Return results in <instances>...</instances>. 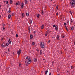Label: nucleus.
<instances>
[{
  "instance_id": "09e8293b",
  "label": "nucleus",
  "mask_w": 75,
  "mask_h": 75,
  "mask_svg": "<svg viewBox=\"0 0 75 75\" xmlns=\"http://www.w3.org/2000/svg\"><path fill=\"white\" fill-rule=\"evenodd\" d=\"M28 56H27V57L25 59H28Z\"/></svg>"
},
{
  "instance_id": "a18cd8bd",
  "label": "nucleus",
  "mask_w": 75,
  "mask_h": 75,
  "mask_svg": "<svg viewBox=\"0 0 75 75\" xmlns=\"http://www.w3.org/2000/svg\"><path fill=\"white\" fill-rule=\"evenodd\" d=\"M12 16H14V13H13L12 14Z\"/></svg>"
},
{
  "instance_id": "ea45409f",
  "label": "nucleus",
  "mask_w": 75,
  "mask_h": 75,
  "mask_svg": "<svg viewBox=\"0 0 75 75\" xmlns=\"http://www.w3.org/2000/svg\"><path fill=\"white\" fill-rule=\"evenodd\" d=\"M45 37H47V34H45Z\"/></svg>"
},
{
  "instance_id": "9d476101",
  "label": "nucleus",
  "mask_w": 75,
  "mask_h": 75,
  "mask_svg": "<svg viewBox=\"0 0 75 75\" xmlns=\"http://www.w3.org/2000/svg\"><path fill=\"white\" fill-rule=\"evenodd\" d=\"M22 17L23 18H24V13H23L22 14Z\"/></svg>"
},
{
  "instance_id": "69168bd1",
  "label": "nucleus",
  "mask_w": 75,
  "mask_h": 75,
  "mask_svg": "<svg viewBox=\"0 0 75 75\" xmlns=\"http://www.w3.org/2000/svg\"><path fill=\"white\" fill-rule=\"evenodd\" d=\"M30 1H31V0H29Z\"/></svg>"
},
{
  "instance_id": "7c9ffc66",
  "label": "nucleus",
  "mask_w": 75,
  "mask_h": 75,
  "mask_svg": "<svg viewBox=\"0 0 75 75\" xmlns=\"http://www.w3.org/2000/svg\"><path fill=\"white\" fill-rule=\"evenodd\" d=\"M26 16L28 17V16H29V14H28V13H26Z\"/></svg>"
},
{
  "instance_id": "58836bf2",
  "label": "nucleus",
  "mask_w": 75,
  "mask_h": 75,
  "mask_svg": "<svg viewBox=\"0 0 75 75\" xmlns=\"http://www.w3.org/2000/svg\"><path fill=\"white\" fill-rule=\"evenodd\" d=\"M71 69H73V68H74V67H73V66H72L71 67Z\"/></svg>"
},
{
  "instance_id": "864d4df0",
  "label": "nucleus",
  "mask_w": 75,
  "mask_h": 75,
  "mask_svg": "<svg viewBox=\"0 0 75 75\" xmlns=\"http://www.w3.org/2000/svg\"><path fill=\"white\" fill-rule=\"evenodd\" d=\"M18 5H20V2H18Z\"/></svg>"
},
{
  "instance_id": "5fc2aeb1",
  "label": "nucleus",
  "mask_w": 75,
  "mask_h": 75,
  "mask_svg": "<svg viewBox=\"0 0 75 75\" xmlns=\"http://www.w3.org/2000/svg\"><path fill=\"white\" fill-rule=\"evenodd\" d=\"M5 53L6 54H7V52H5Z\"/></svg>"
},
{
  "instance_id": "393cba45",
  "label": "nucleus",
  "mask_w": 75,
  "mask_h": 75,
  "mask_svg": "<svg viewBox=\"0 0 75 75\" xmlns=\"http://www.w3.org/2000/svg\"><path fill=\"white\" fill-rule=\"evenodd\" d=\"M29 21L30 22V24H32V20H31L30 19L29 20Z\"/></svg>"
},
{
  "instance_id": "c756f323",
  "label": "nucleus",
  "mask_w": 75,
  "mask_h": 75,
  "mask_svg": "<svg viewBox=\"0 0 75 75\" xmlns=\"http://www.w3.org/2000/svg\"><path fill=\"white\" fill-rule=\"evenodd\" d=\"M12 3H13V0H10V4H12Z\"/></svg>"
},
{
  "instance_id": "e2e57ef3",
  "label": "nucleus",
  "mask_w": 75,
  "mask_h": 75,
  "mask_svg": "<svg viewBox=\"0 0 75 75\" xmlns=\"http://www.w3.org/2000/svg\"><path fill=\"white\" fill-rule=\"evenodd\" d=\"M4 3H6V2L5 1H4Z\"/></svg>"
},
{
  "instance_id": "4468645a",
  "label": "nucleus",
  "mask_w": 75,
  "mask_h": 75,
  "mask_svg": "<svg viewBox=\"0 0 75 75\" xmlns=\"http://www.w3.org/2000/svg\"><path fill=\"white\" fill-rule=\"evenodd\" d=\"M48 70L47 69L45 71V75H47V73H48Z\"/></svg>"
},
{
  "instance_id": "2eb2a0df",
  "label": "nucleus",
  "mask_w": 75,
  "mask_h": 75,
  "mask_svg": "<svg viewBox=\"0 0 75 75\" xmlns=\"http://www.w3.org/2000/svg\"><path fill=\"white\" fill-rule=\"evenodd\" d=\"M44 25H42L41 27V28L42 29H43V28H44Z\"/></svg>"
},
{
  "instance_id": "37998d69",
  "label": "nucleus",
  "mask_w": 75,
  "mask_h": 75,
  "mask_svg": "<svg viewBox=\"0 0 75 75\" xmlns=\"http://www.w3.org/2000/svg\"><path fill=\"white\" fill-rule=\"evenodd\" d=\"M66 23H64V25H65V26L66 25Z\"/></svg>"
},
{
  "instance_id": "e433bc0d",
  "label": "nucleus",
  "mask_w": 75,
  "mask_h": 75,
  "mask_svg": "<svg viewBox=\"0 0 75 75\" xmlns=\"http://www.w3.org/2000/svg\"><path fill=\"white\" fill-rule=\"evenodd\" d=\"M16 37H18V35L17 34H16Z\"/></svg>"
},
{
  "instance_id": "6e6552de",
  "label": "nucleus",
  "mask_w": 75,
  "mask_h": 75,
  "mask_svg": "<svg viewBox=\"0 0 75 75\" xmlns=\"http://www.w3.org/2000/svg\"><path fill=\"white\" fill-rule=\"evenodd\" d=\"M58 25H55V29L56 30V31H58Z\"/></svg>"
},
{
  "instance_id": "49530a36",
  "label": "nucleus",
  "mask_w": 75,
  "mask_h": 75,
  "mask_svg": "<svg viewBox=\"0 0 75 75\" xmlns=\"http://www.w3.org/2000/svg\"><path fill=\"white\" fill-rule=\"evenodd\" d=\"M3 38H1V40L2 41V40H3Z\"/></svg>"
},
{
  "instance_id": "c9c22d12",
  "label": "nucleus",
  "mask_w": 75,
  "mask_h": 75,
  "mask_svg": "<svg viewBox=\"0 0 75 75\" xmlns=\"http://www.w3.org/2000/svg\"><path fill=\"white\" fill-rule=\"evenodd\" d=\"M18 3L17 2H16V4H15V5L16 6H17V5H18Z\"/></svg>"
},
{
  "instance_id": "6e6d98bb",
  "label": "nucleus",
  "mask_w": 75,
  "mask_h": 75,
  "mask_svg": "<svg viewBox=\"0 0 75 75\" xmlns=\"http://www.w3.org/2000/svg\"><path fill=\"white\" fill-rule=\"evenodd\" d=\"M38 49H36V51H37V52H38Z\"/></svg>"
},
{
  "instance_id": "4be33fe9",
  "label": "nucleus",
  "mask_w": 75,
  "mask_h": 75,
  "mask_svg": "<svg viewBox=\"0 0 75 75\" xmlns=\"http://www.w3.org/2000/svg\"><path fill=\"white\" fill-rule=\"evenodd\" d=\"M25 4H27V3H28V1H27V0H25Z\"/></svg>"
},
{
  "instance_id": "de8ad7c7",
  "label": "nucleus",
  "mask_w": 75,
  "mask_h": 75,
  "mask_svg": "<svg viewBox=\"0 0 75 75\" xmlns=\"http://www.w3.org/2000/svg\"><path fill=\"white\" fill-rule=\"evenodd\" d=\"M33 33H34V34H35V33H36V31H34V32H33Z\"/></svg>"
},
{
  "instance_id": "0e129e2a",
  "label": "nucleus",
  "mask_w": 75,
  "mask_h": 75,
  "mask_svg": "<svg viewBox=\"0 0 75 75\" xmlns=\"http://www.w3.org/2000/svg\"><path fill=\"white\" fill-rule=\"evenodd\" d=\"M1 15H0V18H1Z\"/></svg>"
},
{
  "instance_id": "c03bdc74",
  "label": "nucleus",
  "mask_w": 75,
  "mask_h": 75,
  "mask_svg": "<svg viewBox=\"0 0 75 75\" xmlns=\"http://www.w3.org/2000/svg\"><path fill=\"white\" fill-rule=\"evenodd\" d=\"M6 4H8V1H6Z\"/></svg>"
},
{
  "instance_id": "3c124183",
  "label": "nucleus",
  "mask_w": 75,
  "mask_h": 75,
  "mask_svg": "<svg viewBox=\"0 0 75 75\" xmlns=\"http://www.w3.org/2000/svg\"><path fill=\"white\" fill-rule=\"evenodd\" d=\"M10 40H11V39L9 38V40L8 41V42H10Z\"/></svg>"
},
{
  "instance_id": "9b49d317",
  "label": "nucleus",
  "mask_w": 75,
  "mask_h": 75,
  "mask_svg": "<svg viewBox=\"0 0 75 75\" xmlns=\"http://www.w3.org/2000/svg\"><path fill=\"white\" fill-rule=\"evenodd\" d=\"M8 45H9V43H7L5 45V47H8Z\"/></svg>"
},
{
  "instance_id": "0eeeda50",
  "label": "nucleus",
  "mask_w": 75,
  "mask_h": 75,
  "mask_svg": "<svg viewBox=\"0 0 75 75\" xmlns=\"http://www.w3.org/2000/svg\"><path fill=\"white\" fill-rule=\"evenodd\" d=\"M30 40L32 39V38H34V37L33 36V35H32V34H30Z\"/></svg>"
},
{
  "instance_id": "b1692460",
  "label": "nucleus",
  "mask_w": 75,
  "mask_h": 75,
  "mask_svg": "<svg viewBox=\"0 0 75 75\" xmlns=\"http://www.w3.org/2000/svg\"><path fill=\"white\" fill-rule=\"evenodd\" d=\"M19 66L20 67H21V63H19Z\"/></svg>"
},
{
  "instance_id": "7ed1b4c3",
  "label": "nucleus",
  "mask_w": 75,
  "mask_h": 75,
  "mask_svg": "<svg viewBox=\"0 0 75 75\" xmlns=\"http://www.w3.org/2000/svg\"><path fill=\"white\" fill-rule=\"evenodd\" d=\"M40 47L41 48H45L44 47V42H42L41 44H40Z\"/></svg>"
},
{
  "instance_id": "f257e3e1",
  "label": "nucleus",
  "mask_w": 75,
  "mask_h": 75,
  "mask_svg": "<svg viewBox=\"0 0 75 75\" xmlns=\"http://www.w3.org/2000/svg\"><path fill=\"white\" fill-rule=\"evenodd\" d=\"M70 4L71 7H74L75 4V0H70Z\"/></svg>"
},
{
  "instance_id": "f03ea898",
  "label": "nucleus",
  "mask_w": 75,
  "mask_h": 75,
  "mask_svg": "<svg viewBox=\"0 0 75 75\" xmlns=\"http://www.w3.org/2000/svg\"><path fill=\"white\" fill-rule=\"evenodd\" d=\"M31 60L30 59V57L28 58L27 60V63H26V66H28V64H30L31 63Z\"/></svg>"
},
{
  "instance_id": "c85d7f7f",
  "label": "nucleus",
  "mask_w": 75,
  "mask_h": 75,
  "mask_svg": "<svg viewBox=\"0 0 75 75\" xmlns=\"http://www.w3.org/2000/svg\"><path fill=\"white\" fill-rule=\"evenodd\" d=\"M47 33V34H49V33H50V31L49 30H48L46 31V34Z\"/></svg>"
},
{
  "instance_id": "cd10ccee",
  "label": "nucleus",
  "mask_w": 75,
  "mask_h": 75,
  "mask_svg": "<svg viewBox=\"0 0 75 75\" xmlns=\"http://www.w3.org/2000/svg\"><path fill=\"white\" fill-rule=\"evenodd\" d=\"M65 28H66V30L67 31H68V28H67V26H65Z\"/></svg>"
},
{
  "instance_id": "f3484780",
  "label": "nucleus",
  "mask_w": 75,
  "mask_h": 75,
  "mask_svg": "<svg viewBox=\"0 0 75 75\" xmlns=\"http://www.w3.org/2000/svg\"><path fill=\"white\" fill-rule=\"evenodd\" d=\"M44 11H43V10H42L41 11V13L42 14V15H44Z\"/></svg>"
},
{
  "instance_id": "5701e85b",
  "label": "nucleus",
  "mask_w": 75,
  "mask_h": 75,
  "mask_svg": "<svg viewBox=\"0 0 75 75\" xmlns=\"http://www.w3.org/2000/svg\"><path fill=\"white\" fill-rule=\"evenodd\" d=\"M32 45H34V44H35V43L34 42H32Z\"/></svg>"
},
{
  "instance_id": "6ab92c4d",
  "label": "nucleus",
  "mask_w": 75,
  "mask_h": 75,
  "mask_svg": "<svg viewBox=\"0 0 75 75\" xmlns=\"http://www.w3.org/2000/svg\"><path fill=\"white\" fill-rule=\"evenodd\" d=\"M74 26H72L71 28V31H73V30H74Z\"/></svg>"
},
{
  "instance_id": "774afa93",
  "label": "nucleus",
  "mask_w": 75,
  "mask_h": 75,
  "mask_svg": "<svg viewBox=\"0 0 75 75\" xmlns=\"http://www.w3.org/2000/svg\"><path fill=\"white\" fill-rule=\"evenodd\" d=\"M43 60H45V59H43Z\"/></svg>"
},
{
  "instance_id": "603ef678",
  "label": "nucleus",
  "mask_w": 75,
  "mask_h": 75,
  "mask_svg": "<svg viewBox=\"0 0 75 75\" xmlns=\"http://www.w3.org/2000/svg\"><path fill=\"white\" fill-rule=\"evenodd\" d=\"M49 75H51V73L50 72L49 73Z\"/></svg>"
},
{
  "instance_id": "473e14b6",
  "label": "nucleus",
  "mask_w": 75,
  "mask_h": 75,
  "mask_svg": "<svg viewBox=\"0 0 75 75\" xmlns=\"http://www.w3.org/2000/svg\"><path fill=\"white\" fill-rule=\"evenodd\" d=\"M69 13H70V14H71V15H72V14L73 13H72V11H70L69 12Z\"/></svg>"
},
{
  "instance_id": "aec40b11",
  "label": "nucleus",
  "mask_w": 75,
  "mask_h": 75,
  "mask_svg": "<svg viewBox=\"0 0 75 75\" xmlns=\"http://www.w3.org/2000/svg\"><path fill=\"white\" fill-rule=\"evenodd\" d=\"M56 38H57V40H59V35H57L56 37Z\"/></svg>"
},
{
  "instance_id": "f704fd0d",
  "label": "nucleus",
  "mask_w": 75,
  "mask_h": 75,
  "mask_svg": "<svg viewBox=\"0 0 75 75\" xmlns=\"http://www.w3.org/2000/svg\"><path fill=\"white\" fill-rule=\"evenodd\" d=\"M72 22H73V21L72 20V19H71V23H72Z\"/></svg>"
},
{
  "instance_id": "a211bd4d",
  "label": "nucleus",
  "mask_w": 75,
  "mask_h": 75,
  "mask_svg": "<svg viewBox=\"0 0 75 75\" xmlns=\"http://www.w3.org/2000/svg\"><path fill=\"white\" fill-rule=\"evenodd\" d=\"M56 11H57V10H58V5H57L56 6Z\"/></svg>"
},
{
  "instance_id": "72a5a7b5",
  "label": "nucleus",
  "mask_w": 75,
  "mask_h": 75,
  "mask_svg": "<svg viewBox=\"0 0 75 75\" xmlns=\"http://www.w3.org/2000/svg\"><path fill=\"white\" fill-rule=\"evenodd\" d=\"M37 17H38V18H39V17H40V14H38Z\"/></svg>"
},
{
  "instance_id": "412c9836",
  "label": "nucleus",
  "mask_w": 75,
  "mask_h": 75,
  "mask_svg": "<svg viewBox=\"0 0 75 75\" xmlns=\"http://www.w3.org/2000/svg\"><path fill=\"white\" fill-rule=\"evenodd\" d=\"M62 37L63 38H65V35H64L62 34Z\"/></svg>"
},
{
  "instance_id": "4d7b16f0",
  "label": "nucleus",
  "mask_w": 75,
  "mask_h": 75,
  "mask_svg": "<svg viewBox=\"0 0 75 75\" xmlns=\"http://www.w3.org/2000/svg\"><path fill=\"white\" fill-rule=\"evenodd\" d=\"M9 49H8V51H9V52H10V51L9 50Z\"/></svg>"
},
{
  "instance_id": "bb28decb",
  "label": "nucleus",
  "mask_w": 75,
  "mask_h": 75,
  "mask_svg": "<svg viewBox=\"0 0 75 75\" xmlns=\"http://www.w3.org/2000/svg\"><path fill=\"white\" fill-rule=\"evenodd\" d=\"M40 54L42 53V50H41L40 51Z\"/></svg>"
},
{
  "instance_id": "ddd939ff",
  "label": "nucleus",
  "mask_w": 75,
  "mask_h": 75,
  "mask_svg": "<svg viewBox=\"0 0 75 75\" xmlns=\"http://www.w3.org/2000/svg\"><path fill=\"white\" fill-rule=\"evenodd\" d=\"M28 29L29 33H30V31L31 30V28H30V26H29L28 27Z\"/></svg>"
},
{
  "instance_id": "13d9d810",
  "label": "nucleus",
  "mask_w": 75,
  "mask_h": 75,
  "mask_svg": "<svg viewBox=\"0 0 75 75\" xmlns=\"http://www.w3.org/2000/svg\"><path fill=\"white\" fill-rule=\"evenodd\" d=\"M48 42H49V43H50V41L49 40L48 41Z\"/></svg>"
},
{
  "instance_id": "680f3d73",
  "label": "nucleus",
  "mask_w": 75,
  "mask_h": 75,
  "mask_svg": "<svg viewBox=\"0 0 75 75\" xmlns=\"http://www.w3.org/2000/svg\"><path fill=\"white\" fill-rule=\"evenodd\" d=\"M1 7V5H0V7Z\"/></svg>"
},
{
  "instance_id": "f8f14e48",
  "label": "nucleus",
  "mask_w": 75,
  "mask_h": 75,
  "mask_svg": "<svg viewBox=\"0 0 75 75\" xmlns=\"http://www.w3.org/2000/svg\"><path fill=\"white\" fill-rule=\"evenodd\" d=\"M21 7L22 8H24V4L23 3H22L21 4Z\"/></svg>"
},
{
  "instance_id": "dca6fc26",
  "label": "nucleus",
  "mask_w": 75,
  "mask_h": 75,
  "mask_svg": "<svg viewBox=\"0 0 75 75\" xmlns=\"http://www.w3.org/2000/svg\"><path fill=\"white\" fill-rule=\"evenodd\" d=\"M10 17H11V15L9 14L8 16V19H10Z\"/></svg>"
},
{
  "instance_id": "a878e982",
  "label": "nucleus",
  "mask_w": 75,
  "mask_h": 75,
  "mask_svg": "<svg viewBox=\"0 0 75 75\" xmlns=\"http://www.w3.org/2000/svg\"><path fill=\"white\" fill-rule=\"evenodd\" d=\"M10 10H11V8H9L8 13H11V11H10Z\"/></svg>"
},
{
  "instance_id": "4c0bfd02",
  "label": "nucleus",
  "mask_w": 75,
  "mask_h": 75,
  "mask_svg": "<svg viewBox=\"0 0 75 75\" xmlns=\"http://www.w3.org/2000/svg\"><path fill=\"white\" fill-rule=\"evenodd\" d=\"M53 27H55V25H53Z\"/></svg>"
},
{
  "instance_id": "423d86ee",
  "label": "nucleus",
  "mask_w": 75,
  "mask_h": 75,
  "mask_svg": "<svg viewBox=\"0 0 75 75\" xmlns=\"http://www.w3.org/2000/svg\"><path fill=\"white\" fill-rule=\"evenodd\" d=\"M4 42H3L1 44V47L2 48H4V47H5V45H4Z\"/></svg>"
},
{
  "instance_id": "79ce46f5",
  "label": "nucleus",
  "mask_w": 75,
  "mask_h": 75,
  "mask_svg": "<svg viewBox=\"0 0 75 75\" xmlns=\"http://www.w3.org/2000/svg\"><path fill=\"white\" fill-rule=\"evenodd\" d=\"M11 41H9V44H11Z\"/></svg>"
},
{
  "instance_id": "bf43d9fd",
  "label": "nucleus",
  "mask_w": 75,
  "mask_h": 75,
  "mask_svg": "<svg viewBox=\"0 0 75 75\" xmlns=\"http://www.w3.org/2000/svg\"><path fill=\"white\" fill-rule=\"evenodd\" d=\"M69 72V71H67V72H68H68Z\"/></svg>"
},
{
  "instance_id": "2f4dec72",
  "label": "nucleus",
  "mask_w": 75,
  "mask_h": 75,
  "mask_svg": "<svg viewBox=\"0 0 75 75\" xmlns=\"http://www.w3.org/2000/svg\"><path fill=\"white\" fill-rule=\"evenodd\" d=\"M67 23L68 24H69V20H68L67 21Z\"/></svg>"
},
{
  "instance_id": "39448f33",
  "label": "nucleus",
  "mask_w": 75,
  "mask_h": 75,
  "mask_svg": "<svg viewBox=\"0 0 75 75\" xmlns=\"http://www.w3.org/2000/svg\"><path fill=\"white\" fill-rule=\"evenodd\" d=\"M21 53V49H19L18 51L17 52V54H18V55H20V53Z\"/></svg>"
},
{
  "instance_id": "1a4fd4ad",
  "label": "nucleus",
  "mask_w": 75,
  "mask_h": 75,
  "mask_svg": "<svg viewBox=\"0 0 75 75\" xmlns=\"http://www.w3.org/2000/svg\"><path fill=\"white\" fill-rule=\"evenodd\" d=\"M34 61L35 62H37V58H34Z\"/></svg>"
},
{
  "instance_id": "8fccbe9b",
  "label": "nucleus",
  "mask_w": 75,
  "mask_h": 75,
  "mask_svg": "<svg viewBox=\"0 0 75 75\" xmlns=\"http://www.w3.org/2000/svg\"><path fill=\"white\" fill-rule=\"evenodd\" d=\"M54 62H53L52 63V65H53L54 64Z\"/></svg>"
},
{
  "instance_id": "a19ab883",
  "label": "nucleus",
  "mask_w": 75,
  "mask_h": 75,
  "mask_svg": "<svg viewBox=\"0 0 75 75\" xmlns=\"http://www.w3.org/2000/svg\"><path fill=\"white\" fill-rule=\"evenodd\" d=\"M56 16H58V12H57L56 14Z\"/></svg>"
},
{
  "instance_id": "20e7f679",
  "label": "nucleus",
  "mask_w": 75,
  "mask_h": 75,
  "mask_svg": "<svg viewBox=\"0 0 75 75\" xmlns=\"http://www.w3.org/2000/svg\"><path fill=\"white\" fill-rule=\"evenodd\" d=\"M2 26L3 30H5V24L4 23H2Z\"/></svg>"
},
{
  "instance_id": "338daca9",
  "label": "nucleus",
  "mask_w": 75,
  "mask_h": 75,
  "mask_svg": "<svg viewBox=\"0 0 75 75\" xmlns=\"http://www.w3.org/2000/svg\"><path fill=\"white\" fill-rule=\"evenodd\" d=\"M74 45H75V42H74Z\"/></svg>"
},
{
  "instance_id": "052dcab7",
  "label": "nucleus",
  "mask_w": 75,
  "mask_h": 75,
  "mask_svg": "<svg viewBox=\"0 0 75 75\" xmlns=\"http://www.w3.org/2000/svg\"><path fill=\"white\" fill-rule=\"evenodd\" d=\"M14 54V52H13L12 54Z\"/></svg>"
}]
</instances>
